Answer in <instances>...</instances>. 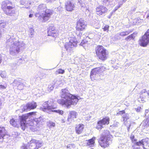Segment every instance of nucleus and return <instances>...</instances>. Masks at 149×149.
Wrapping results in <instances>:
<instances>
[{
	"label": "nucleus",
	"instance_id": "1",
	"mask_svg": "<svg viewBox=\"0 0 149 149\" xmlns=\"http://www.w3.org/2000/svg\"><path fill=\"white\" fill-rule=\"evenodd\" d=\"M61 97L62 98L58 100L57 102L67 108H69L72 105H76L79 100L78 96L66 92L65 89L62 90Z\"/></svg>",
	"mask_w": 149,
	"mask_h": 149
},
{
	"label": "nucleus",
	"instance_id": "2",
	"mask_svg": "<svg viewBox=\"0 0 149 149\" xmlns=\"http://www.w3.org/2000/svg\"><path fill=\"white\" fill-rule=\"evenodd\" d=\"M112 136L109 131L104 130L101 134L98 140L99 144L102 148H105L109 146L112 142Z\"/></svg>",
	"mask_w": 149,
	"mask_h": 149
},
{
	"label": "nucleus",
	"instance_id": "3",
	"mask_svg": "<svg viewBox=\"0 0 149 149\" xmlns=\"http://www.w3.org/2000/svg\"><path fill=\"white\" fill-rule=\"evenodd\" d=\"M45 8V10L43 11L44 14L42 16L39 15V13H36L35 14V16L38 17L39 20L42 19V22L48 21L53 14L54 11L53 10L47 8V7L43 4H40L38 7V9L39 10H44Z\"/></svg>",
	"mask_w": 149,
	"mask_h": 149
},
{
	"label": "nucleus",
	"instance_id": "4",
	"mask_svg": "<svg viewBox=\"0 0 149 149\" xmlns=\"http://www.w3.org/2000/svg\"><path fill=\"white\" fill-rule=\"evenodd\" d=\"M95 53L98 60L104 61L109 58L107 50L103 46L97 45L95 49Z\"/></svg>",
	"mask_w": 149,
	"mask_h": 149
},
{
	"label": "nucleus",
	"instance_id": "5",
	"mask_svg": "<svg viewBox=\"0 0 149 149\" xmlns=\"http://www.w3.org/2000/svg\"><path fill=\"white\" fill-rule=\"evenodd\" d=\"M12 5V3L9 0L4 1L1 3V8L6 15L12 16L15 13V11L13 9L14 7L11 6Z\"/></svg>",
	"mask_w": 149,
	"mask_h": 149
},
{
	"label": "nucleus",
	"instance_id": "6",
	"mask_svg": "<svg viewBox=\"0 0 149 149\" xmlns=\"http://www.w3.org/2000/svg\"><path fill=\"white\" fill-rule=\"evenodd\" d=\"M106 70L104 66L97 67L92 69L91 71L90 77L92 81H94L97 79V74H100L103 75L104 72Z\"/></svg>",
	"mask_w": 149,
	"mask_h": 149
},
{
	"label": "nucleus",
	"instance_id": "7",
	"mask_svg": "<svg viewBox=\"0 0 149 149\" xmlns=\"http://www.w3.org/2000/svg\"><path fill=\"white\" fill-rule=\"evenodd\" d=\"M110 119L108 116H105L103 117L102 119L97 121L96 128L100 130L104 127L103 125H108L109 124Z\"/></svg>",
	"mask_w": 149,
	"mask_h": 149
},
{
	"label": "nucleus",
	"instance_id": "8",
	"mask_svg": "<svg viewBox=\"0 0 149 149\" xmlns=\"http://www.w3.org/2000/svg\"><path fill=\"white\" fill-rule=\"evenodd\" d=\"M28 147L30 149H38L42 146V143L40 141L34 139H31L28 143Z\"/></svg>",
	"mask_w": 149,
	"mask_h": 149
},
{
	"label": "nucleus",
	"instance_id": "9",
	"mask_svg": "<svg viewBox=\"0 0 149 149\" xmlns=\"http://www.w3.org/2000/svg\"><path fill=\"white\" fill-rule=\"evenodd\" d=\"M87 27V24L86 21L82 18L79 19L77 22L76 30L78 31H81L84 30Z\"/></svg>",
	"mask_w": 149,
	"mask_h": 149
},
{
	"label": "nucleus",
	"instance_id": "10",
	"mask_svg": "<svg viewBox=\"0 0 149 149\" xmlns=\"http://www.w3.org/2000/svg\"><path fill=\"white\" fill-rule=\"evenodd\" d=\"M37 106L36 102L34 101L28 103L24 106L23 111H28L34 109L36 108Z\"/></svg>",
	"mask_w": 149,
	"mask_h": 149
},
{
	"label": "nucleus",
	"instance_id": "11",
	"mask_svg": "<svg viewBox=\"0 0 149 149\" xmlns=\"http://www.w3.org/2000/svg\"><path fill=\"white\" fill-rule=\"evenodd\" d=\"M108 9L103 5H100L97 7L95 9L96 14L100 16L107 12Z\"/></svg>",
	"mask_w": 149,
	"mask_h": 149
},
{
	"label": "nucleus",
	"instance_id": "12",
	"mask_svg": "<svg viewBox=\"0 0 149 149\" xmlns=\"http://www.w3.org/2000/svg\"><path fill=\"white\" fill-rule=\"evenodd\" d=\"M149 43V38L145 35L142 36L139 40V44L141 46L146 47Z\"/></svg>",
	"mask_w": 149,
	"mask_h": 149
},
{
	"label": "nucleus",
	"instance_id": "13",
	"mask_svg": "<svg viewBox=\"0 0 149 149\" xmlns=\"http://www.w3.org/2000/svg\"><path fill=\"white\" fill-rule=\"evenodd\" d=\"M45 104L47 105L46 107H44L42 109L44 111L47 109L48 110H53V109H56L57 108L56 106L53 105L54 101L53 100H48L45 102Z\"/></svg>",
	"mask_w": 149,
	"mask_h": 149
},
{
	"label": "nucleus",
	"instance_id": "14",
	"mask_svg": "<svg viewBox=\"0 0 149 149\" xmlns=\"http://www.w3.org/2000/svg\"><path fill=\"white\" fill-rule=\"evenodd\" d=\"M20 118V124L22 130H24L26 127L27 123L26 120L27 119V116H26L25 114H23L19 116Z\"/></svg>",
	"mask_w": 149,
	"mask_h": 149
},
{
	"label": "nucleus",
	"instance_id": "15",
	"mask_svg": "<svg viewBox=\"0 0 149 149\" xmlns=\"http://www.w3.org/2000/svg\"><path fill=\"white\" fill-rule=\"evenodd\" d=\"M75 7L74 3L71 1L68 0L65 2V8L67 11L70 12L73 10Z\"/></svg>",
	"mask_w": 149,
	"mask_h": 149
},
{
	"label": "nucleus",
	"instance_id": "16",
	"mask_svg": "<svg viewBox=\"0 0 149 149\" xmlns=\"http://www.w3.org/2000/svg\"><path fill=\"white\" fill-rule=\"evenodd\" d=\"M77 44V42L76 38H72L69 42L66 45V48L67 49L69 48H72L76 46Z\"/></svg>",
	"mask_w": 149,
	"mask_h": 149
},
{
	"label": "nucleus",
	"instance_id": "17",
	"mask_svg": "<svg viewBox=\"0 0 149 149\" xmlns=\"http://www.w3.org/2000/svg\"><path fill=\"white\" fill-rule=\"evenodd\" d=\"M78 114L77 113L74 111H70L68 114L67 120L68 122L74 120V119L77 118Z\"/></svg>",
	"mask_w": 149,
	"mask_h": 149
},
{
	"label": "nucleus",
	"instance_id": "18",
	"mask_svg": "<svg viewBox=\"0 0 149 149\" xmlns=\"http://www.w3.org/2000/svg\"><path fill=\"white\" fill-rule=\"evenodd\" d=\"M84 125L82 123L76 125L75 127L76 133L78 134H81L84 130Z\"/></svg>",
	"mask_w": 149,
	"mask_h": 149
},
{
	"label": "nucleus",
	"instance_id": "19",
	"mask_svg": "<svg viewBox=\"0 0 149 149\" xmlns=\"http://www.w3.org/2000/svg\"><path fill=\"white\" fill-rule=\"evenodd\" d=\"M20 45L19 42L18 41H17L12 45L11 47H10V49H13V51L17 52H19V48Z\"/></svg>",
	"mask_w": 149,
	"mask_h": 149
},
{
	"label": "nucleus",
	"instance_id": "20",
	"mask_svg": "<svg viewBox=\"0 0 149 149\" xmlns=\"http://www.w3.org/2000/svg\"><path fill=\"white\" fill-rule=\"evenodd\" d=\"M7 130L5 127L0 126V139H3L4 136L7 134Z\"/></svg>",
	"mask_w": 149,
	"mask_h": 149
},
{
	"label": "nucleus",
	"instance_id": "21",
	"mask_svg": "<svg viewBox=\"0 0 149 149\" xmlns=\"http://www.w3.org/2000/svg\"><path fill=\"white\" fill-rule=\"evenodd\" d=\"M10 124L15 127H19V123L17 119H15L14 118H12L10 121Z\"/></svg>",
	"mask_w": 149,
	"mask_h": 149
},
{
	"label": "nucleus",
	"instance_id": "22",
	"mask_svg": "<svg viewBox=\"0 0 149 149\" xmlns=\"http://www.w3.org/2000/svg\"><path fill=\"white\" fill-rule=\"evenodd\" d=\"M95 138L93 137L91 139L86 140L87 145L88 146H93L95 143Z\"/></svg>",
	"mask_w": 149,
	"mask_h": 149
},
{
	"label": "nucleus",
	"instance_id": "23",
	"mask_svg": "<svg viewBox=\"0 0 149 149\" xmlns=\"http://www.w3.org/2000/svg\"><path fill=\"white\" fill-rule=\"evenodd\" d=\"M51 31H52L51 30H50L49 31H48V34L49 36H51L55 38L57 37L58 35V33L57 31L55 29L54 30V32L52 33H51Z\"/></svg>",
	"mask_w": 149,
	"mask_h": 149
},
{
	"label": "nucleus",
	"instance_id": "24",
	"mask_svg": "<svg viewBox=\"0 0 149 149\" xmlns=\"http://www.w3.org/2000/svg\"><path fill=\"white\" fill-rule=\"evenodd\" d=\"M51 31H52L51 30H50L49 31H48V34L49 36H51L55 38L57 37L58 35V33L57 31L55 29L54 30V32L52 33H51Z\"/></svg>",
	"mask_w": 149,
	"mask_h": 149
},
{
	"label": "nucleus",
	"instance_id": "25",
	"mask_svg": "<svg viewBox=\"0 0 149 149\" xmlns=\"http://www.w3.org/2000/svg\"><path fill=\"white\" fill-rule=\"evenodd\" d=\"M51 31H52L51 30H50L49 31H48V34L49 36H51L55 38L57 37L58 35V33L57 31L55 29L54 30V32L52 33H51Z\"/></svg>",
	"mask_w": 149,
	"mask_h": 149
},
{
	"label": "nucleus",
	"instance_id": "26",
	"mask_svg": "<svg viewBox=\"0 0 149 149\" xmlns=\"http://www.w3.org/2000/svg\"><path fill=\"white\" fill-rule=\"evenodd\" d=\"M143 127L144 128H147L149 126V120L147 118L143 120L141 123Z\"/></svg>",
	"mask_w": 149,
	"mask_h": 149
},
{
	"label": "nucleus",
	"instance_id": "27",
	"mask_svg": "<svg viewBox=\"0 0 149 149\" xmlns=\"http://www.w3.org/2000/svg\"><path fill=\"white\" fill-rule=\"evenodd\" d=\"M147 142V141H146V139H142L140 141H139L135 142V145L136 146H139L141 145H142L143 147L144 146V142Z\"/></svg>",
	"mask_w": 149,
	"mask_h": 149
},
{
	"label": "nucleus",
	"instance_id": "28",
	"mask_svg": "<svg viewBox=\"0 0 149 149\" xmlns=\"http://www.w3.org/2000/svg\"><path fill=\"white\" fill-rule=\"evenodd\" d=\"M146 92V89H144L143 90L141 91L140 93V94L141 95L139 97V98L141 99V101L143 103L145 102V98L143 96V94L145 93Z\"/></svg>",
	"mask_w": 149,
	"mask_h": 149
},
{
	"label": "nucleus",
	"instance_id": "29",
	"mask_svg": "<svg viewBox=\"0 0 149 149\" xmlns=\"http://www.w3.org/2000/svg\"><path fill=\"white\" fill-rule=\"evenodd\" d=\"M135 34L134 33H133L127 37L125 38V40L127 41H129L131 40H134V38L135 37Z\"/></svg>",
	"mask_w": 149,
	"mask_h": 149
},
{
	"label": "nucleus",
	"instance_id": "30",
	"mask_svg": "<svg viewBox=\"0 0 149 149\" xmlns=\"http://www.w3.org/2000/svg\"><path fill=\"white\" fill-rule=\"evenodd\" d=\"M25 86L24 84L21 82H18V83L17 88L19 90H22L24 89Z\"/></svg>",
	"mask_w": 149,
	"mask_h": 149
},
{
	"label": "nucleus",
	"instance_id": "31",
	"mask_svg": "<svg viewBox=\"0 0 149 149\" xmlns=\"http://www.w3.org/2000/svg\"><path fill=\"white\" fill-rule=\"evenodd\" d=\"M130 33V32L127 31H126L120 33L119 34V35L123 37L128 35Z\"/></svg>",
	"mask_w": 149,
	"mask_h": 149
},
{
	"label": "nucleus",
	"instance_id": "32",
	"mask_svg": "<svg viewBox=\"0 0 149 149\" xmlns=\"http://www.w3.org/2000/svg\"><path fill=\"white\" fill-rule=\"evenodd\" d=\"M65 72V71L64 70H62L61 69H59L57 70L56 71V74H63Z\"/></svg>",
	"mask_w": 149,
	"mask_h": 149
},
{
	"label": "nucleus",
	"instance_id": "33",
	"mask_svg": "<svg viewBox=\"0 0 149 149\" xmlns=\"http://www.w3.org/2000/svg\"><path fill=\"white\" fill-rule=\"evenodd\" d=\"M52 111L58 113L59 114L61 115H63L64 114V111H63L59 109L57 110H52Z\"/></svg>",
	"mask_w": 149,
	"mask_h": 149
},
{
	"label": "nucleus",
	"instance_id": "34",
	"mask_svg": "<svg viewBox=\"0 0 149 149\" xmlns=\"http://www.w3.org/2000/svg\"><path fill=\"white\" fill-rule=\"evenodd\" d=\"M37 112L36 111L31 112L27 113L26 116H27V119H28V117L30 116H31L33 115H35Z\"/></svg>",
	"mask_w": 149,
	"mask_h": 149
},
{
	"label": "nucleus",
	"instance_id": "35",
	"mask_svg": "<svg viewBox=\"0 0 149 149\" xmlns=\"http://www.w3.org/2000/svg\"><path fill=\"white\" fill-rule=\"evenodd\" d=\"M48 125L50 127H54L55 126V123L51 121H49L48 123Z\"/></svg>",
	"mask_w": 149,
	"mask_h": 149
},
{
	"label": "nucleus",
	"instance_id": "36",
	"mask_svg": "<svg viewBox=\"0 0 149 149\" xmlns=\"http://www.w3.org/2000/svg\"><path fill=\"white\" fill-rule=\"evenodd\" d=\"M109 26L108 25H106L102 28L104 31H106L108 32L109 31Z\"/></svg>",
	"mask_w": 149,
	"mask_h": 149
},
{
	"label": "nucleus",
	"instance_id": "37",
	"mask_svg": "<svg viewBox=\"0 0 149 149\" xmlns=\"http://www.w3.org/2000/svg\"><path fill=\"white\" fill-rule=\"evenodd\" d=\"M130 139L132 142H136V139H135V136L133 135H131L130 136Z\"/></svg>",
	"mask_w": 149,
	"mask_h": 149
},
{
	"label": "nucleus",
	"instance_id": "38",
	"mask_svg": "<svg viewBox=\"0 0 149 149\" xmlns=\"http://www.w3.org/2000/svg\"><path fill=\"white\" fill-rule=\"evenodd\" d=\"M125 113V111L124 110H123L120 111L118 112H117L116 113V114L118 115H122Z\"/></svg>",
	"mask_w": 149,
	"mask_h": 149
},
{
	"label": "nucleus",
	"instance_id": "39",
	"mask_svg": "<svg viewBox=\"0 0 149 149\" xmlns=\"http://www.w3.org/2000/svg\"><path fill=\"white\" fill-rule=\"evenodd\" d=\"M144 35L149 38V29L147 30Z\"/></svg>",
	"mask_w": 149,
	"mask_h": 149
},
{
	"label": "nucleus",
	"instance_id": "40",
	"mask_svg": "<svg viewBox=\"0 0 149 149\" xmlns=\"http://www.w3.org/2000/svg\"><path fill=\"white\" fill-rule=\"evenodd\" d=\"M55 29V28L54 27H50L49 28L48 31H49L50 29L51 30H52V31H51V33H52L54 32V31H54V30Z\"/></svg>",
	"mask_w": 149,
	"mask_h": 149
},
{
	"label": "nucleus",
	"instance_id": "41",
	"mask_svg": "<svg viewBox=\"0 0 149 149\" xmlns=\"http://www.w3.org/2000/svg\"><path fill=\"white\" fill-rule=\"evenodd\" d=\"M141 109V107H138L136 108L135 109L136 111L137 112H139L140 111Z\"/></svg>",
	"mask_w": 149,
	"mask_h": 149
},
{
	"label": "nucleus",
	"instance_id": "42",
	"mask_svg": "<svg viewBox=\"0 0 149 149\" xmlns=\"http://www.w3.org/2000/svg\"><path fill=\"white\" fill-rule=\"evenodd\" d=\"M22 149H28L27 146L26 145H24L22 146Z\"/></svg>",
	"mask_w": 149,
	"mask_h": 149
},
{
	"label": "nucleus",
	"instance_id": "43",
	"mask_svg": "<svg viewBox=\"0 0 149 149\" xmlns=\"http://www.w3.org/2000/svg\"><path fill=\"white\" fill-rule=\"evenodd\" d=\"M123 121H127L128 119V118H127V116H123Z\"/></svg>",
	"mask_w": 149,
	"mask_h": 149
},
{
	"label": "nucleus",
	"instance_id": "44",
	"mask_svg": "<svg viewBox=\"0 0 149 149\" xmlns=\"http://www.w3.org/2000/svg\"><path fill=\"white\" fill-rule=\"evenodd\" d=\"M6 88V87L4 85H0V89H4Z\"/></svg>",
	"mask_w": 149,
	"mask_h": 149
},
{
	"label": "nucleus",
	"instance_id": "45",
	"mask_svg": "<svg viewBox=\"0 0 149 149\" xmlns=\"http://www.w3.org/2000/svg\"><path fill=\"white\" fill-rule=\"evenodd\" d=\"M109 0H103V2L104 3H107L109 1Z\"/></svg>",
	"mask_w": 149,
	"mask_h": 149
},
{
	"label": "nucleus",
	"instance_id": "46",
	"mask_svg": "<svg viewBox=\"0 0 149 149\" xmlns=\"http://www.w3.org/2000/svg\"><path fill=\"white\" fill-rule=\"evenodd\" d=\"M33 16V14H30L29 15V17H32Z\"/></svg>",
	"mask_w": 149,
	"mask_h": 149
},
{
	"label": "nucleus",
	"instance_id": "47",
	"mask_svg": "<svg viewBox=\"0 0 149 149\" xmlns=\"http://www.w3.org/2000/svg\"><path fill=\"white\" fill-rule=\"evenodd\" d=\"M56 0H47V1L49 2H52L55 1Z\"/></svg>",
	"mask_w": 149,
	"mask_h": 149
},
{
	"label": "nucleus",
	"instance_id": "48",
	"mask_svg": "<svg viewBox=\"0 0 149 149\" xmlns=\"http://www.w3.org/2000/svg\"><path fill=\"white\" fill-rule=\"evenodd\" d=\"M146 18L148 19H149V13L147 14L146 16Z\"/></svg>",
	"mask_w": 149,
	"mask_h": 149
},
{
	"label": "nucleus",
	"instance_id": "49",
	"mask_svg": "<svg viewBox=\"0 0 149 149\" xmlns=\"http://www.w3.org/2000/svg\"><path fill=\"white\" fill-rule=\"evenodd\" d=\"M2 61V59L1 58V57L0 56V64H1Z\"/></svg>",
	"mask_w": 149,
	"mask_h": 149
},
{
	"label": "nucleus",
	"instance_id": "50",
	"mask_svg": "<svg viewBox=\"0 0 149 149\" xmlns=\"http://www.w3.org/2000/svg\"><path fill=\"white\" fill-rule=\"evenodd\" d=\"M133 149H140V148L137 147L136 148H134Z\"/></svg>",
	"mask_w": 149,
	"mask_h": 149
},
{
	"label": "nucleus",
	"instance_id": "51",
	"mask_svg": "<svg viewBox=\"0 0 149 149\" xmlns=\"http://www.w3.org/2000/svg\"><path fill=\"white\" fill-rule=\"evenodd\" d=\"M144 149H147L146 148H145L144 147H144H143Z\"/></svg>",
	"mask_w": 149,
	"mask_h": 149
},
{
	"label": "nucleus",
	"instance_id": "52",
	"mask_svg": "<svg viewBox=\"0 0 149 149\" xmlns=\"http://www.w3.org/2000/svg\"><path fill=\"white\" fill-rule=\"evenodd\" d=\"M12 51H13L12 50H11H11H10V52H12Z\"/></svg>",
	"mask_w": 149,
	"mask_h": 149
},
{
	"label": "nucleus",
	"instance_id": "53",
	"mask_svg": "<svg viewBox=\"0 0 149 149\" xmlns=\"http://www.w3.org/2000/svg\"><path fill=\"white\" fill-rule=\"evenodd\" d=\"M148 95H149V93H148Z\"/></svg>",
	"mask_w": 149,
	"mask_h": 149
}]
</instances>
